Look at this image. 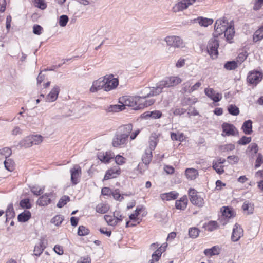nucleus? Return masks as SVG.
Masks as SVG:
<instances>
[{
	"label": "nucleus",
	"mask_w": 263,
	"mask_h": 263,
	"mask_svg": "<svg viewBox=\"0 0 263 263\" xmlns=\"http://www.w3.org/2000/svg\"><path fill=\"white\" fill-rule=\"evenodd\" d=\"M132 130L133 125L131 124L121 126L112 138V146L115 147H124L127 142L128 136Z\"/></svg>",
	"instance_id": "nucleus-1"
},
{
	"label": "nucleus",
	"mask_w": 263,
	"mask_h": 263,
	"mask_svg": "<svg viewBox=\"0 0 263 263\" xmlns=\"http://www.w3.org/2000/svg\"><path fill=\"white\" fill-rule=\"evenodd\" d=\"M173 87L170 77H166L162 81L159 82L156 87H146L145 91L150 92L148 96H156L160 93L162 91V89L164 88H168Z\"/></svg>",
	"instance_id": "nucleus-2"
},
{
	"label": "nucleus",
	"mask_w": 263,
	"mask_h": 263,
	"mask_svg": "<svg viewBox=\"0 0 263 263\" xmlns=\"http://www.w3.org/2000/svg\"><path fill=\"white\" fill-rule=\"evenodd\" d=\"M189 196L192 203L199 207L203 206L204 204L203 195L199 193L194 189H190Z\"/></svg>",
	"instance_id": "nucleus-3"
},
{
	"label": "nucleus",
	"mask_w": 263,
	"mask_h": 263,
	"mask_svg": "<svg viewBox=\"0 0 263 263\" xmlns=\"http://www.w3.org/2000/svg\"><path fill=\"white\" fill-rule=\"evenodd\" d=\"M103 77L104 90L109 91L115 89L119 85L118 79L114 77L112 74H107Z\"/></svg>",
	"instance_id": "nucleus-4"
},
{
	"label": "nucleus",
	"mask_w": 263,
	"mask_h": 263,
	"mask_svg": "<svg viewBox=\"0 0 263 263\" xmlns=\"http://www.w3.org/2000/svg\"><path fill=\"white\" fill-rule=\"evenodd\" d=\"M140 101H142L140 96H125L121 99V101L123 102L122 105H124V107L125 106L132 107L135 110L140 109L138 107H139Z\"/></svg>",
	"instance_id": "nucleus-5"
},
{
	"label": "nucleus",
	"mask_w": 263,
	"mask_h": 263,
	"mask_svg": "<svg viewBox=\"0 0 263 263\" xmlns=\"http://www.w3.org/2000/svg\"><path fill=\"white\" fill-rule=\"evenodd\" d=\"M229 25L228 21L224 17L217 20L214 25L213 35L218 37L222 34Z\"/></svg>",
	"instance_id": "nucleus-6"
},
{
	"label": "nucleus",
	"mask_w": 263,
	"mask_h": 263,
	"mask_svg": "<svg viewBox=\"0 0 263 263\" xmlns=\"http://www.w3.org/2000/svg\"><path fill=\"white\" fill-rule=\"evenodd\" d=\"M218 37L214 36L211 38L208 44L207 50L210 55L214 58L218 55V47H219V42L217 39Z\"/></svg>",
	"instance_id": "nucleus-7"
},
{
	"label": "nucleus",
	"mask_w": 263,
	"mask_h": 263,
	"mask_svg": "<svg viewBox=\"0 0 263 263\" xmlns=\"http://www.w3.org/2000/svg\"><path fill=\"white\" fill-rule=\"evenodd\" d=\"M263 74L259 71H252L250 72L247 76L248 83L253 86H256L262 80Z\"/></svg>",
	"instance_id": "nucleus-8"
},
{
	"label": "nucleus",
	"mask_w": 263,
	"mask_h": 263,
	"mask_svg": "<svg viewBox=\"0 0 263 263\" xmlns=\"http://www.w3.org/2000/svg\"><path fill=\"white\" fill-rule=\"evenodd\" d=\"M168 46L176 48H182L184 46L183 41L178 36H168L165 38Z\"/></svg>",
	"instance_id": "nucleus-9"
},
{
	"label": "nucleus",
	"mask_w": 263,
	"mask_h": 263,
	"mask_svg": "<svg viewBox=\"0 0 263 263\" xmlns=\"http://www.w3.org/2000/svg\"><path fill=\"white\" fill-rule=\"evenodd\" d=\"M196 0H179L173 7L172 10L174 12H177L186 9L189 6L193 5Z\"/></svg>",
	"instance_id": "nucleus-10"
},
{
	"label": "nucleus",
	"mask_w": 263,
	"mask_h": 263,
	"mask_svg": "<svg viewBox=\"0 0 263 263\" xmlns=\"http://www.w3.org/2000/svg\"><path fill=\"white\" fill-rule=\"evenodd\" d=\"M70 179L73 185H76L80 181L82 174L81 168L78 165H74L73 167L70 170Z\"/></svg>",
	"instance_id": "nucleus-11"
},
{
	"label": "nucleus",
	"mask_w": 263,
	"mask_h": 263,
	"mask_svg": "<svg viewBox=\"0 0 263 263\" xmlns=\"http://www.w3.org/2000/svg\"><path fill=\"white\" fill-rule=\"evenodd\" d=\"M223 136H235L238 134V130L233 125L228 123H223L222 124Z\"/></svg>",
	"instance_id": "nucleus-12"
},
{
	"label": "nucleus",
	"mask_w": 263,
	"mask_h": 263,
	"mask_svg": "<svg viewBox=\"0 0 263 263\" xmlns=\"http://www.w3.org/2000/svg\"><path fill=\"white\" fill-rule=\"evenodd\" d=\"M60 92V88L58 86H54L51 90L50 93L47 96H45L43 94L40 95V97L45 98L46 102H52L55 101L58 98Z\"/></svg>",
	"instance_id": "nucleus-13"
},
{
	"label": "nucleus",
	"mask_w": 263,
	"mask_h": 263,
	"mask_svg": "<svg viewBox=\"0 0 263 263\" xmlns=\"http://www.w3.org/2000/svg\"><path fill=\"white\" fill-rule=\"evenodd\" d=\"M145 88L143 90V91L144 92V95L141 96V100L142 101H140V104H139V107L138 108L140 109L143 108L144 107H146L148 106H149L153 104L154 103V100L153 99H149L148 100H146L145 98L146 97H149L150 96H153L152 95H148V93H149L150 91H145Z\"/></svg>",
	"instance_id": "nucleus-14"
},
{
	"label": "nucleus",
	"mask_w": 263,
	"mask_h": 263,
	"mask_svg": "<svg viewBox=\"0 0 263 263\" xmlns=\"http://www.w3.org/2000/svg\"><path fill=\"white\" fill-rule=\"evenodd\" d=\"M205 94L215 102L220 101L222 99V95L216 92L212 88H205L204 89Z\"/></svg>",
	"instance_id": "nucleus-15"
},
{
	"label": "nucleus",
	"mask_w": 263,
	"mask_h": 263,
	"mask_svg": "<svg viewBox=\"0 0 263 263\" xmlns=\"http://www.w3.org/2000/svg\"><path fill=\"white\" fill-rule=\"evenodd\" d=\"M102 89L104 90V84L103 77L93 81L92 86L90 88L89 90L91 92L95 93Z\"/></svg>",
	"instance_id": "nucleus-16"
},
{
	"label": "nucleus",
	"mask_w": 263,
	"mask_h": 263,
	"mask_svg": "<svg viewBox=\"0 0 263 263\" xmlns=\"http://www.w3.org/2000/svg\"><path fill=\"white\" fill-rule=\"evenodd\" d=\"M243 235V230L242 228L238 224H235L233 229L231 239L233 241L236 242L239 240V239Z\"/></svg>",
	"instance_id": "nucleus-17"
},
{
	"label": "nucleus",
	"mask_w": 263,
	"mask_h": 263,
	"mask_svg": "<svg viewBox=\"0 0 263 263\" xmlns=\"http://www.w3.org/2000/svg\"><path fill=\"white\" fill-rule=\"evenodd\" d=\"M53 196L52 193H45L41 196L37 200V204L40 206H46L50 203L51 197Z\"/></svg>",
	"instance_id": "nucleus-18"
},
{
	"label": "nucleus",
	"mask_w": 263,
	"mask_h": 263,
	"mask_svg": "<svg viewBox=\"0 0 263 263\" xmlns=\"http://www.w3.org/2000/svg\"><path fill=\"white\" fill-rule=\"evenodd\" d=\"M114 156V153L110 151L106 152V153L100 152L98 155V159L101 161L105 163H108Z\"/></svg>",
	"instance_id": "nucleus-19"
},
{
	"label": "nucleus",
	"mask_w": 263,
	"mask_h": 263,
	"mask_svg": "<svg viewBox=\"0 0 263 263\" xmlns=\"http://www.w3.org/2000/svg\"><path fill=\"white\" fill-rule=\"evenodd\" d=\"M120 173V169L118 166L114 167L108 170L104 177V180H107L110 178L116 177Z\"/></svg>",
	"instance_id": "nucleus-20"
},
{
	"label": "nucleus",
	"mask_w": 263,
	"mask_h": 263,
	"mask_svg": "<svg viewBox=\"0 0 263 263\" xmlns=\"http://www.w3.org/2000/svg\"><path fill=\"white\" fill-rule=\"evenodd\" d=\"M188 203V199L186 196H183L175 202V207L177 209L184 210L186 209Z\"/></svg>",
	"instance_id": "nucleus-21"
},
{
	"label": "nucleus",
	"mask_w": 263,
	"mask_h": 263,
	"mask_svg": "<svg viewBox=\"0 0 263 263\" xmlns=\"http://www.w3.org/2000/svg\"><path fill=\"white\" fill-rule=\"evenodd\" d=\"M223 33H224V37H226V40L229 43H231V40L233 39L235 34L234 28L233 26L230 24Z\"/></svg>",
	"instance_id": "nucleus-22"
},
{
	"label": "nucleus",
	"mask_w": 263,
	"mask_h": 263,
	"mask_svg": "<svg viewBox=\"0 0 263 263\" xmlns=\"http://www.w3.org/2000/svg\"><path fill=\"white\" fill-rule=\"evenodd\" d=\"M179 194L175 191H171L160 194V198L162 200L170 201L175 200L178 197Z\"/></svg>",
	"instance_id": "nucleus-23"
},
{
	"label": "nucleus",
	"mask_w": 263,
	"mask_h": 263,
	"mask_svg": "<svg viewBox=\"0 0 263 263\" xmlns=\"http://www.w3.org/2000/svg\"><path fill=\"white\" fill-rule=\"evenodd\" d=\"M143 118H147L151 117L153 119H159L162 116V112L159 110H154L152 111H146L142 115Z\"/></svg>",
	"instance_id": "nucleus-24"
},
{
	"label": "nucleus",
	"mask_w": 263,
	"mask_h": 263,
	"mask_svg": "<svg viewBox=\"0 0 263 263\" xmlns=\"http://www.w3.org/2000/svg\"><path fill=\"white\" fill-rule=\"evenodd\" d=\"M195 21L196 22H198L200 26L205 27L212 24L213 23V19L203 17H198L197 19H195Z\"/></svg>",
	"instance_id": "nucleus-25"
},
{
	"label": "nucleus",
	"mask_w": 263,
	"mask_h": 263,
	"mask_svg": "<svg viewBox=\"0 0 263 263\" xmlns=\"http://www.w3.org/2000/svg\"><path fill=\"white\" fill-rule=\"evenodd\" d=\"M185 174L187 178L190 180H194L196 179L198 175V171L193 168L186 169Z\"/></svg>",
	"instance_id": "nucleus-26"
},
{
	"label": "nucleus",
	"mask_w": 263,
	"mask_h": 263,
	"mask_svg": "<svg viewBox=\"0 0 263 263\" xmlns=\"http://www.w3.org/2000/svg\"><path fill=\"white\" fill-rule=\"evenodd\" d=\"M252 122L250 120L246 121L242 126L243 132L245 134L250 135L252 132Z\"/></svg>",
	"instance_id": "nucleus-27"
},
{
	"label": "nucleus",
	"mask_w": 263,
	"mask_h": 263,
	"mask_svg": "<svg viewBox=\"0 0 263 263\" xmlns=\"http://www.w3.org/2000/svg\"><path fill=\"white\" fill-rule=\"evenodd\" d=\"M152 158V152L151 150L146 149L145 153L142 156V161L145 165L147 166L151 162Z\"/></svg>",
	"instance_id": "nucleus-28"
},
{
	"label": "nucleus",
	"mask_w": 263,
	"mask_h": 263,
	"mask_svg": "<svg viewBox=\"0 0 263 263\" xmlns=\"http://www.w3.org/2000/svg\"><path fill=\"white\" fill-rule=\"evenodd\" d=\"M242 209L248 214H252L254 211V204L249 201H245L243 203Z\"/></svg>",
	"instance_id": "nucleus-29"
},
{
	"label": "nucleus",
	"mask_w": 263,
	"mask_h": 263,
	"mask_svg": "<svg viewBox=\"0 0 263 263\" xmlns=\"http://www.w3.org/2000/svg\"><path fill=\"white\" fill-rule=\"evenodd\" d=\"M220 253V248L218 246H214L210 249H206L204 250V253L206 256H213L218 255Z\"/></svg>",
	"instance_id": "nucleus-30"
},
{
	"label": "nucleus",
	"mask_w": 263,
	"mask_h": 263,
	"mask_svg": "<svg viewBox=\"0 0 263 263\" xmlns=\"http://www.w3.org/2000/svg\"><path fill=\"white\" fill-rule=\"evenodd\" d=\"M223 161H221V159H219L218 161L213 162V168L219 174H221L224 172L223 166H222V164H223Z\"/></svg>",
	"instance_id": "nucleus-31"
},
{
	"label": "nucleus",
	"mask_w": 263,
	"mask_h": 263,
	"mask_svg": "<svg viewBox=\"0 0 263 263\" xmlns=\"http://www.w3.org/2000/svg\"><path fill=\"white\" fill-rule=\"evenodd\" d=\"M31 138V135L26 137L24 139L22 140L19 142V145L21 147H24L25 148L30 147L32 146V144Z\"/></svg>",
	"instance_id": "nucleus-32"
},
{
	"label": "nucleus",
	"mask_w": 263,
	"mask_h": 263,
	"mask_svg": "<svg viewBox=\"0 0 263 263\" xmlns=\"http://www.w3.org/2000/svg\"><path fill=\"white\" fill-rule=\"evenodd\" d=\"M31 217V213L28 211H25L18 215L17 219L20 222H24L28 221Z\"/></svg>",
	"instance_id": "nucleus-33"
},
{
	"label": "nucleus",
	"mask_w": 263,
	"mask_h": 263,
	"mask_svg": "<svg viewBox=\"0 0 263 263\" xmlns=\"http://www.w3.org/2000/svg\"><path fill=\"white\" fill-rule=\"evenodd\" d=\"M158 141V138L156 136V134L152 135L149 137V148L147 149L151 150L152 152L153 150H154L157 144Z\"/></svg>",
	"instance_id": "nucleus-34"
},
{
	"label": "nucleus",
	"mask_w": 263,
	"mask_h": 263,
	"mask_svg": "<svg viewBox=\"0 0 263 263\" xmlns=\"http://www.w3.org/2000/svg\"><path fill=\"white\" fill-rule=\"evenodd\" d=\"M263 39V25L254 33L253 40L254 42L260 41Z\"/></svg>",
	"instance_id": "nucleus-35"
},
{
	"label": "nucleus",
	"mask_w": 263,
	"mask_h": 263,
	"mask_svg": "<svg viewBox=\"0 0 263 263\" xmlns=\"http://www.w3.org/2000/svg\"><path fill=\"white\" fill-rule=\"evenodd\" d=\"M109 209V206L106 203H101L96 206V211L98 213L104 214L106 213Z\"/></svg>",
	"instance_id": "nucleus-36"
},
{
	"label": "nucleus",
	"mask_w": 263,
	"mask_h": 263,
	"mask_svg": "<svg viewBox=\"0 0 263 263\" xmlns=\"http://www.w3.org/2000/svg\"><path fill=\"white\" fill-rule=\"evenodd\" d=\"M197 101V99L195 97L184 98L181 101L182 106L192 105Z\"/></svg>",
	"instance_id": "nucleus-37"
},
{
	"label": "nucleus",
	"mask_w": 263,
	"mask_h": 263,
	"mask_svg": "<svg viewBox=\"0 0 263 263\" xmlns=\"http://www.w3.org/2000/svg\"><path fill=\"white\" fill-rule=\"evenodd\" d=\"M125 109L122 105H111L108 106L106 110L108 112H118Z\"/></svg>",
	"instance_id": "nucleus-38"
},
{
	"label": "nucleus",
	"mask_w": 263,
	"mask_h": 263,
	"mask_svg": "<svg viewBox=\"0 0 263 263\" xmlns=\"http://www.w3.org/2000/svg\"><path fill=\"white\" fill-rule=\"evenodd\" d=\"M4 163L5 167L8 171L11 172L14 170V162L11 159H10V158L6 159Z\"/></svg>",
	"instance_id": "nucleus-39"
},
{
	"label": "nucleus",
	"mask_w": 263,
	"mask_h": 263,
	"mask_svg": "<svg viewBox=\"0 0 263 263\" xmlns=\"http://www.w3.org/2000/svg\"><path fill=\"white\" fill-rule=\"evenodd\" d=\"M222 217L221 220L223 218H230L233 216V213L232 211L229 208H224L222 212Z\"/></svg>",
	"instance_id": "nucleus-40"
},
{
	"label": "nucleus",
	"mask_w": 263,
	"mask_h": 263,
	"mask_svg": "<svg viewBox=\"0 0 263 263\" xmlns=\"http://www.w3.org/2000/svg\"><path fill=\"white\" fill-rule=\"evenodd\" d=\"M31 137L32 145L39 144L43 141V137L40 135H32Z\"/></svg>",
	"instance_id": "nucleus-41"
},
{
	"label": "nucleus",
	"mask_w": 263,
	"mask_h": 263,
	"mask_svg": "<svg viewBox=\"0 0 263 263\" xmlns=\"http://www.w3.org/2000/svg\"><path fill=\"white\" fill-rule=\"evenodd\" d=\"M15 213L14 211L13 204L12 203L9 204L6 211V216L7 218H11L14 217Z\"/></svg>",
	"instance_id": "nucleus-42"
},
{
	"label": "nucleus",
	"mask_w": 263,
	"mask_h": 263,
	"mask_svg": "<svg viewBox=\"0 0 263 263\" xmlns=\"http://www.w3.org/2000/svg\"><path fill=\"white\" fill-rule=\"evenodd\" d=\"M171 138L173 140H176L180 142L183 141L185 139L184 134L182 133L178 134L172 133L171 134Z\"/></svg>",
	"instance_id": "nucleus-43"
},
{
	"label": "nucleus",
	"mask_w": 263,
	"mask_h": 263,
	"mask_svg": "<svg viewBox=\"0 0 263 263\" xmlns=\"http://www.w3.org/2000/svg\"><path fill=\"white\" fill-rule=\"evenodd\" d=\"M104 219L108 224L111 226H115L118 223L117 220L115 219L114 216L105 215Z\"/></svg>",
	"instance_id": "nucleus-44"
},
{
	"label": "nucleus",
	"mask_w": 263,
	"mask_h": 263,
	"mask_svg": "<svg viewBox=\"0 0 263 263\" xmlns=\"http://www.w3.org/2000/svg\"><path fill=\"white\" fill-rule=\"evenodd\" d=\"M228 110L229 112L233 116H237L239 114V109L236 105L231 104L228 106Z\"/></svg>",
	"instance_id": "nucleus-45"
},
{
	"label": "nucleus",
	"mask_w": 263,
	"mask_h": 263,
	"mask_svg": "<svg viewBox=\"0 0 263 263\" xmlns=\"http://www.w3.org/2000/svg\"><path fill=\"white\" fill-rule=\"evenodd\" d=\"M217 223L215 221H211L209 222L207 224H205L204 227L206 230L208 231L211 232L214 231V230L217 228Z\"/></svg>",
	"instance_id": "nucleus-46"
},
{
	"label": "nucleus",
	"mask_w": 263,
	"mask_h": 263,
	"mask_svg": "<svg viewBox=\"0 0 263 263\" xmlns=\"http://www.w3.org/2000/svg\"><path fill=\"white\" fill-rule=\"evenodd\" d=\"M31 192L36 196H39L43 193L44 188L39 187L38 186H33L30 187Z\"/></svg>",
	"instance_id": "nucleus-47"
},
{
	"label": "nucleus",
	"mask_w": 263,
	"mask_h": 263,
	"mask_svg": "<svg viewBox=\"0 0 263 263\" xmlns=\"http://www.w3.org/2000/svg\"><path fill=\"white\" fill-rule=\"evenodd\" d=\"M70 200V198L69 196H63L61 197V198L59 200L58 203H57V206L58 208H62Z\"/></svg>",
	"instance_id": "nucleus-48"
},
{
	"label": "nucleus",
	"mask_w": 263,
	"mask_h": 263,
	"mask_svg": "<svg viewBox=\"0 0 263 263\" xmlns=\"http://www.w3.org/2000/svg\"><path fill=\"white\" fill-rule=\"evenodd\" d=\"M63 220V217L60 215H58L55 216L53 218H52L51 221L55 226H58L62 223Z\"/></svg>",
	"instance_id": "nucleus-49"
},
{
	"label": "nucleus",
	"mask_w": 263,
	"mask_h": 263,
	"mask_svg": "<svg viewBox=\"0 0 263 263\" xmlns=\"http://www.w3.org/2000/svg\"><path fill=\"white\" fill-rule=\"evenodd\" d=\"M89 233V230L83 226H79L78 230V234L79 236H86Z\"/></svg>",
	"instance_id": "nucleus-50"
},
{
	"label": "nucleus",
	"mask_w": 263,
	"mask_h": 263,
	"mask_svg": "<svg viewBox=\"0 0 263 263\" xmlns=\"http://www.w3.org/2000/svg\"><path fill=\"white\" fill-rule=\"evenodd\" d=\"M161 254L157 252L156 250L152 255V259L148 261V263H155L159 261L160 259Z\"/></svg>",
	"instance_id": "nucleus-51"
},
{
	"label": "nucleus",
	"mask_w": 263,
	"mask_h": 263,
	"mask_svg": "<svg viewBox=\"0 0 263 263\" xmlns=\"http://www.w3.org/2000/svg\"><path fill=\"white\" fill-rule=\"evenodd\" d=\"M44 248L42 246V242H41L39 245H36L34 248V254L36 256H39L43 252Z\"/></svg>",
	"instance_id": "nucleus-52"
},
{
	"label": "nucleus",
	"mask_w": 263,
	"mask_h": 263,
	"mask_svg": "<svg viewBox=\"0 0 263 263\" xmlns=\"http://www.w3.org/2000/svg\"><path fill=\"white\" fill-rule=\"evenodd\" d=\"M224 67L226 69L231 70L237 67V64L235 61H229L224 64Z\"/></svg>",
	"instance_id": "nucleus-53"
},
{
	"label": "nucleus",
	"mask_w": 263,
	"mask_h": 263,
	"mask_svg": "<svg viewBox=\"0 0 263 263\" xmlns=\"http://www.w3.org/2000/svg\"><path fill=\"white\" fill-rule=\"evenodd\" d=\"M11 154V150L9 148L5 147L0 149V155L3 156L6 159L8 158Z\"/></svg>",
	"instance_id": "nucleus-54"
},
{
	"label": "nucleus",
	"mask_w": 263,
	"mask_h": 263,
	"mask_svg": "<svg viewBox=\"0 0 263 263\" xmlns=\"http://www.w3.org/2000/svg\"><path fill=\"white\" fill-rule=\"evenodd\" d=\"M199 233V230L196 228H192L189 230V235L190 237L195 238L198 235Z\"/></svg>",
	"instance_id": "nucleus-55"
},
{
	"label": "nucleus",
	"mask_w": 263,
	"mask_h": 263,
	"mask_svg": "<svg viewBox=\"0 0 263 263\" xmlns=\"http://www.w3.org/2000/svg\"><path fill=\"white\" fill-rule=\"evenodd\" d=\"M191 81H189L186 82L185 83H183L182 85V87L181 89V91L183 93H191L190 91V88L191 87Z\"/></svg>",
	"instance_id": "nucleus-56"
},
{
	"label": "nucleus",
	"mask_w": 263,
	"mask_h": 263,
	"mask_svg": "<svg viewBox=\"0 0 263 263\" xmlns=\"http://www.w3.org/2000/svg\"><path fill=\"white\" fill-rule=\"evenodd\" d=\"M20 205L22 208L30 209L31 207L29 199H24L20 202Z\"/></svg>",
	"instance_id": "nucleus-57"
},
{
	"label": "nucleus",
	"mask_w": 263,
	"mask_h": 263,
	"mask_svg": "<svg viewBox=\"0 0 263 263\" xmlns=\"http://www.w3.org/2000/svg\"><path fill=\"white\" fill-rule=\"evenodd\" d=\"M68 21V17L66 15H62L60 17L59 25L61 27H64L66 25Z\"/></svg>",
	"instance_id": "nucleus-58"
},
{
	"label": "nucleus",
	"mask_w": 263,
	"mask_h": 263,
	"mask_svg": "<svg viewBox=\"0 0 263 263\" xmlns=\"http://www.w3.org/2000/svg\"><path fill=\"white\" fill-rule=\"evenodd\" d=\"M251 141L250 137L243 136L238 141V143L240 145H246L249 143Z\"/></svg>",
	"instance_id": "nucleus-59"
},
{
	"label": "nucleus",
	"mask_w": 263,
	"mask_h": 263,
	"mask_svg": "<svg viewBox=\"0 0 263 263\" xmlns=\"http://www.w3.org/2000/svg\"><path fill=\"white\" fill-rule=\"evenodd\" d=\"M186 112V109L183 108L176 107L173 109V112L174 115H182Z\"/></svg>",
	"instance_id": "nucleus-60"
},
{
	"label": "nucleus",
	"mask_w": 263,
	"mask_h": 263,
	"mask_svg": "<svg viewBox=\"0 0 263 263\" xmlns=\"http://www.w3.org/2000/svg\"><path fill=\"white\" fill-rule=\"evenodd\" d=\"M170 78L173 87L178 85L182 82V79L179 77L173 76L170 77Z\"/></svg>",
	"instance_id": "nucleus-61"
},
{
	"label": "nucleus",
	"mask_w": 263,
	"mask_h": 263,
	"mask_svg": "<svg viewBox=\"0 0 263 263\" xmlns=\"http://www.w3.org/2000/svg\"><path fill=\"white\" fill-rule=\"evenodd\" d=\"M43 31V28L39 25L35 24L33 26V32L36 35H40Z\"/></svg>",
	"instance_id": "nucleus-62"
},
{
	"label": "nucleus",
	"mask_w": 263,
	"mask_h": 263,
	"mask_svg": "<svg viewBox=\"0 0 263 263\" xmlns=\"http://www.w3.org/2000/svg\"><path fill=\"white\" fill-rule=\"evenodd\" d=\"M247 56L248 54L246 51H243L240 53L237 58V62L241 63L242 62L244 61V60L246 59Z\"/></svg>",
	"instance_id": "nucleus-63"
},
{
	"label": "nucleus",
	"mask_w": 263,
	"mask_h": 263,
	"mask_svg": "<svg viewBox=\"0 0 263 263\" xmlns=\"http://www.w3.org/2000/svg\"><path fill=\"white\" fill-rule=\"evenodd\" d=\"M227 159L229 162L231 164L237 163L239 160L238 157L234 155L228 156Z\"/></svg>",
	"instance_id": "nucleus-64"
}]
</instances>
